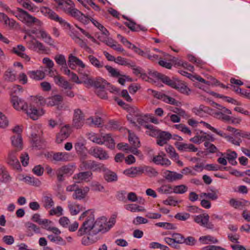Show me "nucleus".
<instances>
[{"mask_svg": "<svg viewBox=\"0 0 250 250\" xmlns=\"http://www.w3.org/2000/svg\"><path fill=\"white\" fill-rule=\"evenodd\" d=\"M11 101L13 104V107L16 110H22L25 111L26 113L29 115L30 118L34 120H37L39 116L43 114V112L42 110L40 111L35 108H32V105L29 106L28 108L27 103L18 96H13L11 98Z\"/></svg>", "mask_w": 250, "mask_h": 250, "instance_id": "1", "label": "nucleus"}, {"mask_svg": "<svg viewBox=\"0 0 250 250\" xmlns=\"http://www.w3.org/2000/svg\"><path fill=\"white\" fill-rule=\"evenodd\" d=\"M87 136L88 139L94 143L100 145L105 144L106 146L110 149H113L115 147L114 141L109 134L102 136L91 132L88 133Z\"/></svg>", "mask_w": 250, "mask_h": 250, "instance_id": "2", "label": "nucleus"}, {"mask_svg": "<svg viewBox=\"0 0 250 250\" xmlns=\"http://www.w3.org/2000/svg\"><path fill=\"white\" fill-rule=\"evenodd\" d=\"M85 217H87L86 220L78 231L77 235L79 236H81L84 233H88L95 222L94 214L93 212L90 210L85 211L81 214L80 219L81 220Z\"/></svg>", "mask_w": 250, "mask_h": 250, "instance_id": "3", "label": "nucleus"}, {"mask_svg": "<svg viewBox=\"0 0 250 250\" xmlns=\"http://www.w3.org/2000/svg\"><path fill=\"white\" fill-rule=\"evenodd\" d=\"M13 15L28 26H31L34 24L40 26L42 25V22L40 20L21 8H17V12L13 13Z\"/></svg>", "mask_w": 250, "mask_h": 250, "instance_id": "4", "label": "nucleus"}, {"mask_svg": "<svg viewBox=\"0 0 250 250\" xmlns=\"http://www.w3.org/2000/svg\"><path fill=\"white\" fill-rule=\"evenodd\" d=\"M41 12L46 17L51 20L59 22L62 26L68 28L70 24L57 14L53 10L48 7L43 6L41 8Z\"/></svg>", "mask_w": 250, "mask_h": 250, "instance_id": "5", "label": "nucleus"}, {"mask_svg": "<svg viewBox=\"0 0 250 250\" xmlns=\"http://www.w3.org/2000/svg\"><path fill=\"white\" fill-rule=\"evenodd\" d=\"M109 230V228H106V220L104 218H99L95 222L90 231L88 233L89 235H96L99 232L104 233Z\"/></svg>", "mask_w": 250, "mask_h": 250, "instance_id": "6", "label": "nucleus"}, {"mask_svg": "<svg viewBox=\"0 0 250 250\" xmlns=\"http://www.w3.org/2000/svg\"><path fill=\"white\" fill-rule=\"evenodd\" d=\"M152 136L157 137V144L160 146H163L167 144V142L172 138L171 134L167 131L159 130L155 134H151Z\"/></svg>", "mask_w": 250, "mask_h": 250, "instance_id": "7", "label": "nucleus"}, {"mask_svg": "<svg viewBox=\"0 0 250 250\" xmlns=\"http://www.w3.org/2000/svg\"><path fill=\"white\" fill-rule=\"evenodd\" d=\"M89 154L100 160H106L109 158L107 153L99 146L91 147L88 150Z\"/></svg>", "mask_w": 250, "mask_h": 250, "instance_id": "8", "label": "nucleus"}, {"mask_svg": "<svg viewBox=\"0 0 250 250\" xmlns=\"http://www.w3.org/2000/svg\"><path fill=\"white\" fill-rule=\"evenodd\" d=\"M83 78L84 77L88 78V75L83 74ZM87 82L92 85H93L97 90L107 89L109 86V83L102 78H98L95 81H93L90 78H87Z\"/></svg>", "mask_w": 250, "mask_h": 250, "instance_id": "9", "label": "nucleus"}, {"mask_svg": "<svg viewBox=\"0 0 250 250\" xmlns=\"http://www.w3.org/2000/svg\"><path fill=\"white\" fill-rule=\"evenodd\" d=\"M84 116L83 112L80 109L74 110L73 125L77 128H81L84 124Z\"/></svg>", "mask_w": 250, "mask_h": 250, "instance_id": "10", "label": "nucleus"}, {"mask_svg": "<svg viewBox=\"0 0 250 250\" xmlns=\"http://www.w3.org/2000/svg\"><path fill=\"white\" fill-rule=\"evenodd\" d=\"M166 154L161 151L158 155L153 157V162L156 165H161L164 167H167L171 165L170 161L166 158Z\"/></svg>", "mask_w": 250, "mask_h": 250, "instance_id": "11", "label": "nucleus"}, {"mask_svg": "<svg viewBox=\"0 0 250 250\" xmlns=\"http://www.w3.org/2000/svg\"><path fill=\"white\" fill-rule=\"evenodd\" d=\"M28 35L32 38L31 40L28 42V48L30 49L38 52L45 50V47L42 43L37 40L36 38L31 34H28Z\"/></svg>", "mask_w": 250, "mask_h": 250, "instance_id": "12", "label": "nucleus"}, {"mask_svg": "<svg viewBox=\"0 0 250 250\" xmlns=\"http://www.w3.org/2000/svg\"><path fill=\"white\" fill-rule=\"evenodd\" d=\"M194 220L197 224L207 229H212L213 228V225L208 223L209 216L208 214H200L196 216Z\"/></svg>", "mask_w": 250, "mask_h": 250, "instance_id": "13", "label": "nucleus"}, {"mask_svg": "<svg viewBox=\"0 0 250 250\" xmlns=\"http://www.w3.org/2000/svg\"><path fill=\"white\" fill-rule=\"evenodd\" d=\"M164 177L167 182H173L181 180L183 176L175 171L167 170L164 172Z\"/></svg>", "mask_w": 250, "mask_h": 250, "instance_id": "14", "label": "nucleus"}, {"mask_svg": "<svg viewBox=\"0 0 250 250\" xmlns=\"http://www.w3.org/2000/svg\"><path fill=\"white\" fill-rule=\"evenodd\" d=\"M174 145L176 148L181 151L196 152L198 150L197 148L191 144H186L180 142H176Z\"/></svg>", "mask_w": 250, "mask_h": 250, "instance_id": "15", "label": "nucleus"}, {"mask_svg": "<svg viewBox=\"0 0 250 250\" xmlns=\"http://www.w3.org/2000/svg\"><path fill=\"white\" fill-rule=\"evenodd\" d=\"M68 65L72 69H75L76 65L79 66L82 68L85 67V65L81 60L72 54H70L68 56Z\"/></svg>", "mask_w": 250, "mask_h": 250, "instance_id": "16", "label": "nucleus"}, {"mask_svg": "<svg viewBox=\"0 0 250 250\" xmlns=\"http://www.w3.org/2000/svg\"><path fill=\"white\" fill-rule=\"evenodd\" d=\"M15 151H11L9 152L7 159L8 164L17 170L21 169L20 163L15 155Z\"/></svg>", "mask_w": 250, "mask_h": 250, "instance_id": "17", "label": "nucleus"}, {"mask_svg": "<svg viewBox=\"0 0 250 250\" xmlns=\"http://www.w3.org/2000/svg\"><path fill=\"white\" fill-rule=\"evenodd\" d=\"M70 134V129L69 125H64L62 127L60 133L57 136L58 143H62L63 140L68 137Z\"/></svg>", "mask_w": 250, "mask_h": 250, "instance_id": "18", "label": "nucleus"}, {"mask_svg": "<svg viewBox=\"0 0 250 250\" xmlns=\"http://www.w3.org/2000/svg\"><path fill=\"white\" fill-rule=\"evenodd\" d=\"M124 173L130 177H135L143 173V167H133L125 169Z\"/></svg>", "mask_w": 250, "mask_h": 250, "instance_id": "19", "label": "nucleus"}, {"mask_svg": "<svg viewBox=\"0 0 250 250\" xmlns=\"http://www.w3.org/2000/svg\"><path fill=\"white\" fill-rule=\"evenodd\" d=\"M89 190V188L87 187L81 188H78L75 192L73 194V199L76 200H82L85 198L87 193Z\"/></svg>", "mask_w": 250, "mask_h": 250, "instance_id": "20", "label": "nucleus"}, {"mask_svg": "<svg viewBox=\"0 0 250 250\" xmlns=\"http://www.w3.org/2000/svg\"><path fill=\"white\" fill-rule=\"evenodd\" d=\"M12 50L14 53L23 59L26 62L30 61V57L24 52L25 50V48L22 45L20 44L16 47H13Z\"/></svg>", "mask_w": 250, "mask_h": 250, "instance_id": "21", "label": "nucleus"}, {"mask_svg": "<svg viewBox=\"0 0 250 250\" xmlns=\"http://www.w3.org/2000/svg\"><path fill=\"white\" fill-rule=\"evenodd\" d=\"M103 172L104 173V178L107 182H114L118 180L117 175L114 172L108 169L106 167H105Z\"/></svg>", "mask_w": 250, "mask_h": 250, "instance_id": "22", "label": "nucleus"}, {"mask_svg": "<svg viewBox=\"0 0 250 250\" xmlns=\"http://www.w3.org/2000/svg\"><path fill=\"white\" fill-rule=\"evenodd\" d=\"M63 100V97L61 95H56L48 98L45 101V104L48 106H54L58 105L59 103Z\"/></svg>", "mask_w": 250, "mask_h": 250, "instance_id": "23", "label": "nucleus"}, {"mask_svg": "<svg viewBox=\"0 0 250 250\" xmlns=\"http://www.w3.org/2000/svg\"><path fill=\"white\" fill-rule=\"evenodd\" d=\"M86 167L93 171H103L105 168V166L102 164L96 163L93 161H89L86 163Z\"/></svg>", "mask_w": 250, "mask_h": 250, "instance_id": "24", "label": "nucleus"}, {"mask_svg": "<svg viewBox=\"0 0 250 250\" xmlns=\"http://www.w3.org/2000/svg\"><path fill=\"white\" fill-rule=\"evenodd\" d=\"M68 208L72 215L78 214L82 210V206L75 202H68Z\"/></svg>", "mask_w": 250, "mask_h": 250, "instance_id": "25", "label": "nucleus"}, {"mask_svg": "<svg viewBox=\"0 0 250 250\" xmlns=\"http://www.w3.org/2000/svg\"><path fill=\"white\" fill-rule=\"evenodd\" d=\"M38 32L40 34L41 38L45 43L50 46H53L54 45V40L46 31L43 29H40L38 30Z\"/></svg>", "mask_w": 250, "mask_h": 250, "instance_id": "26", "label": "nucleus"}, {"mask_svg": "<svg viewBox=\"0 0 250 250\" xmlns=\"http://www.w3.org/2000/svg\"><path fill=\"white\" fill-rule=\"evenodd\" d=\"M12 145L15 147L18 150L22 149V138L21 134H16L11 138Z\"/></svg>", "mask_w": 250, "mask_h": 250, "instance_id": "27", "label": "nucleus"}, {"mask_svg": "<svg viewBox=\"0 0 250 250\" xmlns=\"http://www.w3.org/2000/svg\"><path fill=\"white\" fill-rule=\"evenodd\" d=\"M70 155L66 152H57L53 156V159L56 161H68Z\"/></svg>", "mask_w": 250, "mask_h": 250, "instance_id": "28", "label": "nucleus"}, {"mask_svg": "<svg viewBox=\"0 0 250 250\" xmlns=\"http://www.w3.org/2000/svg\"><path fill=\"white\" fill-rule=\"evenodd\" d=\"M199 242L202 244H208L210 243H218V240L211 235L203 236L199 238Z\"/></svg>", "mask_w": 250, "mask_h": 250, "instance_id": "29", "label": "nucleus"}, {"mask_svg": "<svg viewBox=\"0 0 250 250\" xmlns=\"http://www.w3.org/2000/svg\"><path fill=\"white\" fill-rule=\"evenodd\" d=\"M10 180V176L6 169L4 167L0 166V182L6 183Z\"/></svg>", "mask_w": 250, "mask_h": 250, "instance_id": "30", "label": "nucleus"}, {"mask_svg": "<svg viewBox=\"0 0 250 250\" xmlns=\"http://www.w3.org/2000/svg\"><path fill=\"white\" fill-rule=\"evenodd\" d=\"M29 77L35 80H41L45 77L44 73L41 70L31 71L28 72Z\"/></svg>", "mask_w": 250, "mask_h": 250, "instance_id": "31", "label": "nucleus"}, {"mask_svg": "<svg viewBox=\"0 0 250 250\" xmlns=\"http://www.w3.org/2000/svg\"><path fill=\"white\" fill-rule=\"evenodd\" d=\"M4 78L7 82H14L16 80V74L11 68H8L4 73Z\"/></svg>", "mask_w": 250, "mask_h": 250, "instance_id": "32", "label": "nucleus"}, {"mask_svg": "<svg viewBox=\"0 0 250 250\" xmlns=\"http://www.w3.org/2000/svg\"><path fill=\"white\" fill-rule=\"evenodd\" d=\"M45 101L43 97L41 96H36L32 99V102L30 104V106L32 105V108H35L37 109L35 107L36 105L37 106L42 105L45 104Z\"/></svg>", "mask_w": 250, "mask_h": 250, "instance_id": "33", "label": "nucleus"}, {"mask_svg": "<svg viewBox=\"0 0 250 250\" xmlns=\"http://www.w3.org/2000/svg\"><path fill=\"white\" fill-rule=\"evenodd\" d=\"M105 68L108 71L110 76L118 78L122 75V73L118 69L114 68L109 65H105Z\"/></svg>", "mask_w": 250, "mask_h": 250, "instance_id": "34", "label": "nucleus"}, {"mask_svg": "<svg viewBox=\"0 0 250 250\" xmlns=\"http://www.w3.org/2000/svg\"><path fill=\"white\" fill-rule=\"evenodd\" d=\"M165 150L169 154L170 158L174 161H176L179 158L178 154L176 153L174 148L172 146H167L165 147Z\"/></svg>", "mask_w": 250, "mask_h": 250, "instance_id": "35", "label": "nucleus"}, {"mask_svg": "<svg viewBox=\"0 0 250 250\" xmlns=\"http://www.w3.org/2000/svg\"><path fill=\"white\" fill-rule=\"evenodd\" d=\"M92 175V173L90 171L81 172L75 175L74 178L79 180L80 182L81 181H86Z\"/></svg>", "mask_w": 250, "mask_h": 250, "instance_id": "36", "label": "nucleus"}, {"mask_svg": "<svg viewBox=\"0 0 250 250\" xmlns=\"http://www.w3.org/2000/svg\"><path fill=\"white\" fill-rule=\"evenodd\" d=\"M88 60L91 64L97 68H100L104 66L103 62H100L96 57L92 55H89L88 57Z\"/></svg>", "mask_w": 250, "mask_h": 250, "instance_id": "37", "label": "nucleus"}, {"mask_svg": "<svg viewBox=\"0 0 250 250\" xmlns=\"http://www.w3.org/2000/svg\"><path fill=\"white\" fill-rule=\"evenodd\" d=\"M24 181L28 184L39 187L41 185V182L37 178L34 177H31L29 176H26L23 178Z\"/></svg>", "mask_w": 250, "mask_h": 250, "instance_id": "38", "label": "nucleus"}, {"mask_svg": "<svg viewBox=\"0 0 250 250\" xmlns=\"http://www.w3.org/2000/svg\"><path fill=\"white\" fill-rule=\"evenodd\" d=\"M188 190V187L185 185L174 186L172 187V192L176 194H183Z\"/></svg>", "mask_w": 250, "mask_h": 250, "instance_id": "39", "label": "nucleus"}, {"mask_svg": "<svg viewBox=\"0 0 250 250\" xmlns=\"http://www.w3.org/2000/svg\"><path fill=\"white\" fill-rule=\"evenodd\" d=\"M161 76V73H160L157 71H153V70H150L148 72V79L150 80H146L149 83H155L156 81L154 80L155 79L156 80H159L160 77Z\"/></svg>", "mask_w": 250, "mask_h": 250, "instance_id": "40", "label": "nucleus"}, {"mask_svg": "<svg viewBox=\"0 0 250 250\" xmlns=\"http://www.w3.org/2000/svg\"><path fill=\"white\" fill-rule=\"evenodd\" d=\"M128 132L129 133L128 140L130 143L134 146H140V142L137 136L129 130Z\"/></svg>", "mask_w": 250, "mask_h": 250, "instance_id": "41", "label": "nucleus"}, {"mask_svg": "<svg viewBox=\"0 0 250 250\" xmlns=\"http://www.w3.org/2000/svg\"><path fill=\"white\" fill-rule=\"evenodd\" d=\"M143 173H146L149 177H156L158 172L156 169L152 167L148 166L143 167Z\"/></svg>", "mask_w": 250, "mask_h": 250, "instance_id": "42", "label": "nucleus"}, {"mask_svg": "<svg viewBox=\"0 0 250 250\" xmlns=\"http://www.w3.org/2000/svg\"><path fill=\"white\" fill-rule=\"evenodd\" d=\"M128 120L130 121L132 124L134 125L136 124V122H138L139 125H143L145 122L144 117L143 115L137 113L134 114L132 119H130L129 117H128Z\"/></svg>", "mask_w": 250, "mask_h": 250, "instance_id": "43", "label": "nucleus"}, {"mask_svg": "<svg viewBox=\"0 0 250 250\" xmlns=\"http://www.w3.org/2000/svg\"><path fill=\"white\" fill-rule=\"evenodd\" d=\"M43 206L46 209L50 208L54 205V203L51 197L45 196L43 197Z\"/></svg>", "mask_w": 250, "mask_h": 250, "instance_id": "44", "label": "nucleus"}, {"mask_svg": "<svg viewBox=\"0 0 250 250\" xmlns=\"http://www.w3.org/2000/svg\"><path fill=\"white\" fill-rule=\"evenodd\" d=\"M74 4V2L71 0H66L64 1V5L61 7V9L68 14Z\"/></svg>", "mask_w": 250, "mask_h": 250, "instance_id": "45", "label": "nucleus"}, {"mask_svg": "<svg viewBox=\"0 0 250 250\" xmlns=\"http://www.w3.org/2000/svg\"><path fill=\"white\" fill-rule=\"evenodd\" d=\"M47 237L51 242L56 243L57 244H65L63 239L58 235H49Z\"/></svg>", "mask_w": 250, "mask_h": 250, "instance_id": "46", "label": "nucleus"}, {"mask_svg": "<svg viewBox=\"0 0 250 250\" xmlns=\"http://www.w3.org/2000/svg\"><path fill=\"white\" fill-rule=\"evenodd\" d=\"M22 6L24 8L31 11L34 12L36 10L37 7L32 3L30 0H26L22 4Z\"/></svg>", "mask_w": 250, "mask_h": 250, "instance_id": "47", "label": "nucleus"}, {"mask_svg": "<svg viewBox=\"0 0 250 250\" xmlns=\"http://www.w3.org/2000/svg\"><path fill=\"white\" fill-rule=\"evenodd\" d=\"M175 128L179 130H180L185 134L190 135L191 134V130L186 125L180 124L178 125H175Z\"/></svg>", "mask_w": 250, "mask_h": 250, "instance_id": "48", "label": "nucleus"}, {"mask_svg": "<svg viewBox=\"0 0 250 250\" xmlns=\"http://www.w3.org/2000/svg\"><path fill=\"white\" fill-rule=\"evenodd\" d=\"M54 59L58 64L62 66L66 65V61L64 55L62 54L57 55Z\"/></svg>", "mask_w": 250, "mask_h": 250, "instance_id": "49", "label": "nucleus"}, {"mask_svg": "<svg viewBox=\"0 0 250 250\" xmlns=\"http://www.w3.org/2000/svg\"><path fill=\"white\" fill-rule=\"evenodd\" d=\"M155 225L167 229H176V226L174 224L169 223L159 222L156 223Z\"/></svg>", "mask_w": 250, "mask_h": 250, "instance_id": "50", "label": "nucleus"}, {"mask_svg": "<svg viewBox=\"0 0 250 250\" xmlns=\"http://www.w3.org/2000/svg\"><path fill=\"white\" fill-rule=\"evenodd\" d=\"M92 125L96 127H100L102 124V119L98 117H91L88 119Z\"/></svg>", "mask_w": 250, "mask_h": 250, "instance_id": "51", "label": "nucleus"}, {"mask_svg": "<svg viewBox=\"0 0 250 250\" xmlns=\"http://www.w3.org/2000/svg\"><path fill=\"white\" fill-rule=\"evenodd\" d=\"M82 12L75 8V4H74L68 14L78 20V18H80V16L82 15Z\"/></svg>", "mask_w": 250, "mask_h": 250, "instance_id": "52", "label": "nucleus"}, {"mask_svg": "<svg viewBox=\"0 0 250 250\" xmlns=\"http://www.w3.org/2000/svg\"><path fill=\"white\" fill-rule=\"evenodd\" d=\"M115 62L121 65H125L129 66L130 64V61L128 62V60L122 57L119 56L115 58Z\"/></svg>", "mask_w": 250, "mask_h": 250, "instance_id": "53", "label": "nucleus"}, {"mask_svg": "<svg viewBox=\"0 0 250 250\" xmlns=\"http://www.w3.org/2000/svg\"><path fill=\"white\" fill-rule=\"evenodd\" d=\"M130 64L128 67H131L133 69V73L135 75H141L143 72V69L140 67L137 66L134 62L130 61Z\"/></svg>", "mask_w": 250, "mask_h": 250, "instance_id": "54", "label": "nucleus"}, {"mask_svg": "<svg viewBox=\"0 0 250 250\" xmlns=\"http://www.w3.org/2000/svg\"><path fill=\"white\" fill-rule=\"evenodd\" d=\"M158 191L162 194L172 193V187L168 185H163L158 188Z\"/></svg>", "mask_w": 250, "mask_h": 250, "instance_id": "55", "label": "nucleus"}, {"mask_svg": "<svg viewBox=\"0 0 250 250\" xmlns=\"http://www.w3.org/2000/svg\"><path fill=\"white\" fill-rule=\"evenodd\" d=\"M49 214L50 215L61 216L63 214V209L61 206H57L56 208H53L50 210Z\"/></svg>", "mask_w": 250, "mask_h": 250, "instance_id": "56", "label": "nucleus"}, {"mask_svg": "<svg viewBox=\"0 0 250 250\" xmlns=\"http://www.w3.org/2000/svg\"><path fill=\"white\" fill-rule=\"evenodd\" d=\"M25 226L29 230H33L34 232L36 233H40L41 230L40 228L35 224L28 222L25 224Z\"/></svg>", "mask_w": 250, "mask_h": 250, "instance_id": "57", "label": "nucleus"}, {"mask_svg": "<svg viewBox=\"0 0 250 250\" xmlns=\"http://www.w3.org/2000/svg\"><path fill=\"white\" fill-rule=\"evenodd\" d=\"M125 209L132 212H139L144 210V209L140 208V207L136 204H128L125 206Z\"/></svg>", "mask_w": 250, "mask_h": 250, "instance_id": "58", "label": "nucleus"}, {"mask_svg": "<svg viewBox=\"0 0 250 250\" xmlns=\"http://www.w3.org/2000/svg\"><path fill=\"white\" fill-rule=\"evenodd\" d=\"M176 245L182 244L184 240V236L180 233H174L171 234Z\"/></svg>", "mask_w": 250, "mask_h": 250, "instance_id": "59", "label": "nucleus"}, {"mask_svg": "<svg viewBox=\"0 0 250 250\" xmlns=\"http://www.w3.org/2000/svg\"><path fill=\"white\" fill-rule=\"evenodd\" d=\"M52 224V222L51 221L46 219H42L39 225H41L43 229L48 230L50 229Z\"/></svg>", "mask_w": 250, "mask_h": 250, "instance_id": "60", "label": "nucleus"}, {"mask_svg": "<svg viewBox=\"0 0 250 250\" xmlns=\"http://www.w3.org/2000/svg\"><path fill=\"white\" fill-rule=\"evenodd\" d=\"M8 125V121L6 116L0 112V127L5 128Z\"/></svg>", "mask_w": 250, "mask_h": 250, "instance_id": "61", "label": "nucleus"}, {"mask_svg": "<svg viewBox=\"0 0 250 250\" xmlns=\"http://www.w3.org/2000/svg\"><path fill=\"white\" fill-rule=\"evenodd\" d=\"M60 171L62 172L64 175V174H70L71 175L73 173V167L69 166H65L58 169Z\"/></svg>", "mask_w": 250, "mask_h": 250, "instance_id": "62", "label": "nucleus"}, {"mask_svg": "<svg viewBox=\"0 0 250 250\" xmlns=\"http://www.w3.org/2000/svg\"><path fill=\"white\" fill-rule=\"evenodd\" d=\"M32 171L35 175L41 176L43 173L44 168L41 165H37L34 167Z\"/></svg>", "mask_w": 250, "mask_h": 250, "instance_id": "63", "label": "nucleus"}, {"mask_svg": "<svg viewBox=\"0 0 250 250\" xmlns=\"http://www.w3.org/2000/svg\"><path fill=\"white\" fill-rule=\"evenodd\" d=\"M190 217V214L188 213L182 212L178 213L175 216V218L178 220L181 221H186Z\"/></svg>", "mask_w": 250, "mask_h": 250, "instance_id": "64", "label": "nucleus"}]
</instances>
